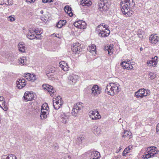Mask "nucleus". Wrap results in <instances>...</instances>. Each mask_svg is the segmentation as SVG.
Here are the masks:
<instances>
[{
    "label": "nucleus",
    "instance_id": "nucleus-37",
    "mask_svg": "<svg viewBox=\"0 0 159 159\" xmlns=\"http://www.w3.org/2000/svg\"><path fill=\"white\" fill-rule=\"evenodd\" d=\"M84 139V137H79L77 138L76 140L77 143L78 144H80L81 143L82 141Z\"/></svg>",
    "mask_w": 159,
    "mask_h": 159
},
{
    "label": "nucleus",
    "instance_id": "nucleus-60",
    "mask_svg": "<svg viewBox=\"0 0 159 159\" xmlns=\"http://www.w3.org/2000/svg\"><path fill=\"white\" fill-rule=\"evenodd\" d=\"M5 105H6L5 104ZM2 106H3L4 107V109H3V110H4L7 111V110L8 108L7 106H6L5 105L4 106V105H2Z\"/></svg>",
    "mask_w": 159,
    "mask_h": 159
},
{
    "label": "nucleus",
    "instance_id": "nucleus-29",
    "mask_svg": "<svg viewBox=\"0 0 159 159\" xmlns=\"http://www.w3.org/2000/svg\"><path fill=\"white\" fill-rule=\"evenodd\" d=\"M157 149L156 147L152 146L148 148L147 151L148 152H157Z\"/></svg>",
    "mask_w": 159,
    "mask_h": 159
},
{
    "label": "nucleus",
    "instance_id": "nucleus-45",
    "mask_svg": "<svg viewBox=\"0 0 159 159\" xmlns=\"http://www.w3.org/2000/svg\"><path fill=\"white\" fill-rule=\"evenodd\" d=\"M125 149H126V151L128 152H130V150L132 149V146L131 145H129L128 147L125 148Z\"/></svg>",
    "mask_w": 159,
    "mask_h": 159
},
{
    "label": "nucleus",
    "instance_id": "nucleus-40",
    "mask_svg": "<svg viewBox=\"0 0 159 159\" xmlns=\"http://www.w3.org/2000/svg\"><path fill=\"white\" fill-rule=\"evenodd\" d=\"M59 66L64 71H66L68 70V66L66 65V66L62 65H59Z\"/></svg>",
    "mask_w": 159,
    "mask_h": 159
},
{
    "label": "nucleus",
    "instance_id": "nucleus-11",
    "mask_svg": "<svg viewBox=\"0 0 159 159\" xmlns=\"http://www.w3.org/2000/svg\"><path fill=\"white\" fill-rule=\"evenodd\" d=\"M89 115L93 120H96L101 118V116L98 111H91L89 112Z\"/></svg>",
    "mask_w": 159,
    "mask_h": 159
},
{
    "label": "nucleus",
    "instance_id": "nucleus-33",
    "mask_svg": "<svg viewBox=\"0 0 159 159\" xmlns=\"http://www.w3.org/2000/svg\"><path fill=\"white\" fill-rule=\"evenodd\" d=\"M105 49L108 52V54L110 55H111L113 54V52L111 51L112 48H111L110 46L106 47L105 48Z\"/></svg>",
    "mask_w": 159,
    "mask_h": 159
},
{
    "label": "nucleus",
    "instance_id": "nucleus-46",
    "mask_svg": "<svg viewBox=\"0 0 159 159\" xmlns=\"http://www.w3.org/2000/svg\"><path fill=\"white\" fill-rule=\"evenodd\" d=\"M143 157L144 158H147L148 159V158L151 157V155H150L149 152H148V154H145L143 156Z\"/></svg>",
    "mask_w": 159,
    "mask_h": 159
},
{
    "label": "nucleus",
    "instance_id": "nucleus-61",
    "mask_svg": "<svg viewBox=\"0 0 159 159\" xmlns=\"http://www.w3.org/2000/svg\"><path fill=\"white\" fill-rule=\"evenodd\" d=\"M41 19L42 21H45L46 20V19L44 18H43V17H41Z\"/></svg>",
    "mask_w": 159,
    "mask_h": 159
},
{
    "label": "nucleus",
    "instance_id": "nucleus-18",
    "mask_svg": "<svg viewBox=\"0 0 159 159\" xmlns=\"http://www.w3.org/2000/svg\"><path fill=\"white\" fill-rule=\"evenodd\" d=\"M25 77L29 81H34L36 79L35 75L33 74L27 73Z\"/></svg>",
    "mask_w": 159,
    "mask_h": 159
},
{
    "label": "nucleus",
    "instance_id": "nucleus-50",
    "mask_svg": "<svg viewBox=\"0 0 159 159\" xmlns=\"http://www.w3.org/2000/svg\"><path fill=\"white\" fill-rule=\"evenodd\" d=\"M52 70H51V71H49L46 74V75L48 77H49V76H53V72H52Z\"/></svg>",
    "mask_w": 159,
    "mask_h": 159
},
{
    "label": "nucleus",
    "instance_id": "nucleus-55",
    "mask_svg": "<svg viewBox=\"0 0 159 159\" xmlns=\"http://www.w3.org/2000/svg\"><path fill=\"white\" fill-rule=\"evenodd\" d=\"M42 1L43 3L51 2H52L53 0H42Z\"/></svg>",
    "mask_w": 159,
    "mask_h": 159
},
{
    "label": "nucleus",
    "instance_id": "nucleus-43",
    "mask_svg": "<svg viewBox=\"0 0 159 159\" xmlns=\"http://www.w3.org/2000/svg\"><path fill=\"white\" fill-rule=\"evenodd\" d=\"M41 34H38L37 33L36 34V35H35V38L36 39H41Z\"/></svg>",
    "mask_w": 159,
    "mask_h": 159
},
{
    "label": "nucleus",
    "instance_id": "nucleus-53",
    "mask_svg": "<svg viewBox=\"0 0 159 159\" xmlns=\"http://www.w3.org/2000/svg\"><path fill=\"white\" fill-rule=\"evenodd\" d=\"M156 129V132L159 134V123L157 125Z\"/></svg>",
    "mask_w": 159,
    "mask_h": 159
},
{
    "label": "nucleus",
    "instance_id": "nucleus-52",
    "mask_svg": "<svg viewBox=\"0 0 159 159\" xmlns=\"http://www.w3.org/2000/svg\"><path fill=\"white\" fill-rule=\"evenodd\" d=\"M147 64L148 65V66H152V64L153 63H152V61H151V60L149 61H147Z\"/></svg>",
    "mask_w": 159,
    "mask_h": 159
},
{
    "label": "nucleus",
    "instance_id": "nucleus-44",
    "mask_svg": "<svg viewBox=\"0 0 159 159\" xmlns=\"http://www.w3.org/2000/svg\"><path fill=\"white\" fill-rule=\"evenodd\" d=\"M126 62L123 61L121 63L120 65H121V66L123 67V69H125V68H126Z\"/></svg>",
    "mask_w": 159,
    "mask_h": 159
},
{
    "label": "nucleus",
    "instance_id": "nucleus-39",
    "mask_svg": "<svg viewBox=\"0 0 159 159\" xmlns=\"http://www.w3.org/2000/svg\"><path fill=\"white\" fill-rule=\"evenodd\" d=\"M143 31L140 30H138L137 32V35L140 38H142L143 37Z\"/></svg>",
    "mask_w": 159,
    "mask_h": 159
},
{
    "label": "nucleus",
    "instance_id": "nucleus-28",
    "mask_svg": "<svg viewBox=\"0 0 159 159\" xmlns=\"http://www.w3.org/2000/svg\"><path fill=\"white\" fill-rule=\"evenodd\" d=\"M80 25L79 26V28L80 29H84L86 28V23L83 21L79 20Z\"/></svg>",
    "mask_w": 159,
    "mask_h": 159
},
{
    "label": "nucleus",
    "instance_id": "nucleus-35",
    "mask_svg": "<svg viewBox=\"0 0 159 159\" xmlns=\"http://www.w3.org/2000/svg\"><path fill=\"white\" fill-rule=\"evenodd\" d=\"M25 48L24 45L22 44H19V49L20 51L21 52H24L25 50Z\"/></svg>",
    "mask_w": 159,
    "mask_h": 159
},
{
    "label": "nucleus",
    "instance_id": "nucleus-62",
    "mask_svg": "<svg viewBox=\"0 0 159 159\" xmlns=\"http://www.w3.org/2000/svg\"><path fill=\"white\" fill-rule=\"evenodd\" d=\"M43 10H41L40 11V13L41 14H43Z\"/></svg>",
    "mask_w": 159,
    "mask_h": 159
},
{
    "label": "nucleus",
    "instance_id": "nucleus-21",
    "mask_svg": "<svg viewBox=\"0 0 159 159\" xmlns=\"http://www.w3.org/2000/svg\"><path fill=\"white\" fill-rule=\"evenodd\" d=\"M60 100L58 99V101H56L55 102V104H54V100H53V106L54 107V108L56 109H59L60 107L61 106L63 103V102L59 101Z\"/></svg>",
    "mask_w": 159,
    "mask_h": 159
},
{
    "label": "nucleus",
    "instance_id": "nucleus-10",
    "mask_svg": "<svg viewBox=\"0 0 159 159\" xmlns=\"http://www.w3.org/2000/svg\"><path fill=\"white\" fill-rule=\"evenodd\" d=\"M42 87L44 90H46L49 92L51 96H52L54 95L55 91L53 89L52 86L48 84H43L42 85Z\"/></svg>",
    "mask_w": 159,
    "mask_h": 159
},
{
    "label": "nucleus",
    "instance_id": "nucleus-16",
    "mask_svg": "<svg viewBox=\"0 0 159 159\" xmlns=\"http://www.w3.org/2000/svg\"><path fill=\"white\" fill-rule=\"evenodd\" d=\"M158 37L156 34H152L149 37L150 42L152 44H155L158 41Z\"/></svg>",
    "mask_w": 159,
    "mask_h": 159
},
{
    "label": "nucleus",
    "instance_id": "nucleus-22",
    "mask_svg": "<svg viewBox=\"0 0 159 159\" xmlns=\"http://www.w3.org/2000/svg\"><path fill=\"white\" fill-rule=\"evenodd\" d=\"M35 34L34 33V31H32L31 30H29L28 34L26 35V37L29 39L32 40L35 39L36 37L35 36Z\"/></svg>",
    "mask_w": 159,
    "mask_h": 159
},
{
    "label": "nucleus",
    "instance_id": "nucleus-17",
    "mask_svg": "<svg viewBox=\"0 0 159 159\" xmlns=\"http://www.w3.org/2000/svg\"><path fill=\"white\" fill-rule=\"evenodd\" d=\"M102 31L97 32L98 35L102 37H106L108 36L110 34V31L109 30H102Z\"/></svg>",
    "mask_w": 159,
    "mask_h": 159
},
{
    "label": "nucleus",
    "instance_id": "nucleus-23",
    "mask_svg": "<svg viewBox=\"0 0 159 159\" xmlns=\"http://www.w3.org/2000/svg\"><path fill=\"white\" fill-rule=\"evenodd\" d=\"M52 139V137L50 135H47L43 138L42 141L45 144L51 142Z\"/></svg>",
    "mask_w": 159,
    "mask_h": 159
},
{
    "label": "nucleus",
    "instance_id": "nucleus-24",
    "mask_svg": "<svg viewBox=\"0 0 159 159\" xmlns=\"http://www.w3.org/2000/svg\"><path fill=\"white\" fill-rule=\"evenodd\" d=\"M92 4V2L90 0H82L80 2V4L83 6L89 7Z\"/></svg>",
    "mask_w": 159,
    "mask_h": 159
},
{
    "label": "nucleus",
    "instance_id": "nucleus-14",
    "mask_svg": "<svg viewBox=\"0 0 159 159\" xmlns=\"http://www.w3.org/2000/svg\"><path fill=\"white\" fill-rule=\"evenodd\" d=\"M26 81L23 78L18 79L16 82V84L18 88L21 89L26 85Z\"/></svg>",
    "mask_w": 159,
    "mask_h": 159
},
{
    "label": "nucleus",
    "instance_id": "nucleus-13",
    "mask_svg": "<svg viewBox=\"0 0 159 159\" xmlns=\"http://www.w3.org/2000/svg\"><path fill=\"white\" fill-rule=\"evenodd\" d=\"M88 152L90 155V159H98L100 158V154L97 151H90Z\"/></svg>",
    "mask_w": 159,
    "mask_h": 159
},
{
    "label": "nucleus",
    "instance_id": "nucleus-7",
    "mask_svg": "<svg viewBox=\"0 0 159 159\" xmlns=\"http://www.w3.org/2000/svg\"><path fill=\"white\" fill-rule=\"evenodd\" d=\"M42 107L40 116L41 118L43 120L47 118V111L49 109V107H48V105L47 103L42 105Z\"/></svg>",
    "mask_w": 159,
    "mask_h": 159
},
{
    "label": "nucleus",
    "instance_id": "nucleus-41",
    "mask_svg": "<svg viewBox=\"0 0 159 159\" xmlns=\"http://www.w3.org/2000/svg\"><path fill=\"white\" fill-rule=\"evenodd\" d=\"M4 99V98L3 97L0 96V103H2V105H5V104H6V102L3 101Z\"/></svg>",
    "mask_w": 159,
    "mask_h": 159
},
{
    "label": "nucleus",
    "instance_id": "nucleus-56",
    "mask_svg": "<svg viewBox=\"0 0 159 159\" xmlns=\"http://www.w3.org/2000/svg\"><path fill=\"white\" fill-rule=\"evenodd\" d=\"M126 149H125L122 153V155L123 156H125L127 153L128 152L126 151Z\"/></svg>",
    "mask_w": 159,
    "mask_h": 159
},
{
    "label": "nucleus",
    "instance_id": "nucleus-30",
    "mask_svg": "<svg viewBox=\"0 0 159 159\" xmlns=\"http://www.w3.org/2000/svg\"><path fill=\"white\" fill-rule=\"evenodd\" d=\"M93 131L95 134H98L100 132V129L97 126H94L93 128Z\"/></svg>",
    "mask_w": 159,
    "mask_h": 159
},
{
    "label": "nucleus",
    "instance_id": "nucleus-1",
    "mask_svg": "<svg viewBox=\"0 0 159 159\" xmlns=\"http://www.w3.org/2000/svg\"><path fill=\"white\" fill-rule=\"evenodd\" d=\"M120 5L121 10L123 13L126 16H130L133 11L131 10L135 5V3L133 0H125V2H121Z\"/></svg>",
    "mask_w": 159,
    "mask_h": 159
},
{
    "label": "nucleus",
    "instance_id": "nucleus-12",
    "mask_svg": "<svg viewBox=\"0 0 159 159\" xmlns=\"http://www.w3.org/2000/svg\"><path fill=\"white\" fill-rule=\"evenodd\" d=\"M23 98L26 101H31L34 99V94L33 93L27 91L25 93Z\"/></svg>",
    "mask_w": 159,
    "mask_h": 159
},
{
    "label": "nucleus",
    "instance_id": "nucleus-4",
    "mask_svg": "<svg viewBox=\"0 0 159 159\" xmlns=\"http://www.w3.org/2000/svg\"><path fill=\"white\" fill-rule=\"evenodd\" d=\"M83 104L81 102H78L75 104L72 109L71 114L74 117H77L83 108Z\"/></svg>",
    "mask_w": 159,
    "mask_h": 159
},
{
    "label": "nucleus",
    "instance_id": "nucleus-27",
    "mask_svg": "<svg viewBox=\"0 0 159 159\" xmlns=\"http://www.w3.org/2000/svg\"><path fill=\"white\" fill-rule=\"evenodd\" d=\"M66 23V20H60L57 24V26L59 28H61L62 26L65 25Z\"/></svg>",
    "mask_w": 159,
    "mask_h": 159
},
{
    "label": "nucleus",
    "instance_id": "nucleus-54",
    "mask_svg": "<svg viewBox=\"0 0 159 159\" xmlns=\"http://www.w3.org/2000/svg\"><path fill=\"white\" fill-rule=\"evenodd\" d=\"M8 20H10L11 21H14L15 20V19L14 18L12 17L11 16H10L8 17Z\"/></svg>",
    "mask_w": 159,
    "mask_h": 159
},
{
    "label": "nucleus",
    "instance_id": "nucleus-49",
    "mask_svg": "<svg viewBox=\"0 0 159 159\" xmlns=\"http://www.w3.org/2000/svg\"><path fill=\"white\" fill-rule=\"evenodd\" d=\"M62 65V66H66V65H68L67 63H66L64 61H61L59 63V65Z\"/></svg>",
    "mask_w": 159,
    "mask_h": 159
},
{
    "label": "nucleus",
    "instance_id": "nucleus-20",
    "mask_svg": "<svg viewBox=\"0 0 159 159\" xmlns=\"http://www.w3.org/2000/svg\"><path fill=\"white\" fill-rule=\"evenodd\" d=\"M76 77L78 76L73 75H70L68 77V79L70 84H75L76 82L77 79Z\"/></svg>",
    "mask_w": 159,
    "mask_h": 159
},
{
    "label": "nucleus",
    "instance_id": "nucleus-47",
    "mask_svg": "<svg viewBox=\"0 0 159 159\" xmlns=\"http://www.w3.org/2000/svg\"><path fill=\"white\" fill-rule=\"evenodd\" d=\"M79 22V21H76L74 23V25L75 27H76L78 28H79V26L80 25V22Z\"/></svg>",
    "mask_w": 159,
    "mask_h": 159
},
{
    "label": "nucleus",
    "instance_id": "nucleus-3",
    "mask_svg": "<svg viewBox=\"0 0 159 159\" xmlns=\"http://www.w3.org/2000/svg\"><path fill=\"white\" fill-rule=\"evenodd\" d=\"M83 104L81 102H78L75 104L72 109L71 114L74 117H77L83 108Z\"/></svg>",
    "mask_w": 159,
    "mask_h": 159
},
{
    "label": "nucleus",
    "instance_id": "nucleus-38",
    "mask_svg": "<svg viewBox=\"0 0 159 159\" xmlns=\"http://www.w3.org/2000/svg\"><path fill=\"white\" fill-rule=\"evenodd\" d=\"M155 75L154 73L150 72L149 73L148 77L151 80H153L155 77Z\"/></svg>",
    "mask_w": 159,
    "mask_h": 159
},
{
    "label": "nucleus",
    "instance_id": "nucleus-9",
    "mask_svg": "<svg viewBox=\"0 0 159 159\" xmlns=\"http://www.w3.org/2000/svg\"><path fill=\"white\" fill-rule=\"evenodd\" d=\"M91 90L92 95L95 97H97L102 92L101 88H100L98 86L96 85L93 86Z\"/></svg>",
    "mask_w": 159,
    "mask_h": 159
},
{
    "label": "nucleus",
    "instance_id": "nucleus-15",
    "mask_svg": "<svg viewBox=\"0 0 159 159\" xmlns=\"http://www.w3.org/2000/svg\"><path fill=\"white\" fill-rule=\"evenodd\" d=\"M60 116L61 121L64 124H66L68 121L69 116L66 115L65 113L62 112Z\"/></svg>",
    "mask_w": 159,
    "mask_h": 159
},
{
    "label": "nucleus",
    "instance_id": "nucleus-63",
    "mask_svg": "<svg viewBox=\"0 0 159 159\" xmlns=\"http://www.w3.org/2000/svg\"><path fill=\"white\" fill-rule=\"evenodd\" d=\"M129 67H130L129 69H132L133 68V67L131 65H129Z\"/></svg>",
    "mask_w": 159,
    "mask_h": 159
},
{
    "label": "nucleus",
    "instance_id": "nucleus-19",
    "mask_svg": "<svg viewBox=\"0 0 159 159\" xmlns=\"http://www.w3.org/2000/svg\"><path fill=\"white\" fill-rule=\"evenodd\" d=\"M64 10L70 16H73V13L72 12V8L68 5H66L64 8Z\"/></svg>",
    "mask_w": 159,
    "mask_h": 159
},
{
    "label": "nucleus",
    "instance_id": "nucleus-48",
    "mask_svg": "<svg viewBox=\"0 0 159 159\" xmlns=\"http://www.w3.org/2000/svg\"><path fill=\"white\" fill-rule=\"evenodd\" d=\"M96 46L94 44H92L91 45V49L92 51H95L96 50Z\"/></svg>",
    "mask_w": 159,
    "mask_h": 159
},
{
    "label": "nucleus",
    "instance_id": "nucleus-58",
    "mask_svg": "<svg viewBox=\"0 0 159 159\" xmlns=\"http://www.w3.org/2000/svg\"><path fill=\"white\" fill-rule=\"evenodd\" d=\"M56 100L58 101V99L59 100V101H61V97L60 96H58L57 97V98L56 99Z\"/></svg>",
    "mask_w": 159,
    "mask_h": 159
},
{
    "label": "nucleus",
    "instance_id": "nucleus-34",
    "mask_svg": "<svg viewBox=\"0 0 159 159\" xmlns=\"http://www.w3.org/2000/svg\"><path fill=\"white\" fill-rule=\"evenodd\" d=\"M19 61L20 62V63L22 64L23 65L26 64V60L25 58L24 57L19 59Z\"/></svg>",
    "mask_w": 159,
    "mask_h": 159
},
{
    "label": "nucleus",
    "instance_id": "nucleus-26",
    "mask_svg": "<svg viewBox=\"0 0 159 159\" xmlns=\"http://www.w3.org/2000/svg\"><path fill=\"white\" fill-rule=\"evenodd\" d=\"M122 136V137H127L129 139H130L132 137V134L130 131L125 130L124 133V134Z\"/></svg>",
    "mask_w": 159,
    "mask_h": 159
},
{
    "label": "nucleus",
    "instance_id": "nucleus-64",
    "mask_svg": "<svg viewBox=\"0 0 159 159\" xmlns=\"http://www.w3.org/2000/svg\"><path fill=\"white\" fill-rule=\"evenodd\" d=\"M27 2H31L32 1V0H26Z\"/></svg>",
    "mask_w": 159,
    "mask_h": 159
},
{
    "label": "nucleus",
    "instance_id": "nucleus-57",
    "mask_svg": "<svg viewBox=\"0 0 159 159\" xmlns=\"http://www.w3.org/2000/svg\"><path fill=\"white\" fill-rule=\"evenodd\" d=\"M129 68H130L129 64V63L127 62V64L126 65V68H125V69H126L128 70H129Z\"/></svg>",
    "mask_w": 159,
    "mask_h": 159
},
{
    "label": "nucleus",
    "instance_id": "nucleus-36",
    "mask_svg": "<svg viewBox=\"0 0 159 159\" xmlns=\"http://www.w3.org/2000/svg\"><path fill=\"white\" fill-rule=\"evenodd\" d=\"M103 24H102L98 25L96 28V30L97 32L102 31V30H104L102 28Z\"/></svg>",
    "mask_w": 159,
    "mask_h": 159
},
{
    "label": "nucleus",
    "instance_id": "nucleus-5",
    "mask_svg": "<svg viewBox=\"0 0 159 159\" xmlns=\"http://www.w3.org/2000/svg\"><path fill=\"white\" fill-rule=\"evenodd\" d=\"M150 94V91L149 90H146L143 88L139 89L135 92L134 96L138 98H142L144 97L149 95Z\"/></svg>",
    "mask_w": 159,
    "mask_h": 159
},
{
    "label": "nucleus",
    "instance_id": "nucleus-8",
    "mask_svg": "<svg viewBox=\"0 0 159 159\" xmlns=\"http://www.w3.org/2000/svg\"><path fill=\"white\" fill-rule=\"evenodd\" d=\"M81 44L78 42H76L73 44L72 46L71 50L75 53L79 54L80 52H82V49L80 47Z\"/></svg>",
    "mask_w": 159,
    "mask_h": 159
},
{
    "label": "nucleus",
    "instance_id": "nucleus-25",
    "mask_svg": "<svg viewBox=\"0 0 159 159\" xmlns=\"http://www.w3.org/2000/svg\"><path fill=\"white\" fill-rule=\"evenodd\" d=\"M2 159H17L16 156L13 154L3 155Z\"/></svg>",
    "mask_w": 159,
    "mask_h": 159
},
{
    "label": "nucleus",
    "instance_id": "nucleus-42",
    "mask_svg": "<svg viewBox=\"0 0 159 159\" xmlns=\"http://www.w3.org/2000/svg\"><path fill=\"white\" fill-rule=\"evenodd\" d=\"M31 30L32 31H34V33L35 34H36L38 33V32H39V33H40V34H42V31L41 30H40L39 31L38 29H34V30Z\"/></svg>",
    "mask_w": 159,
    "mask_h": 159
},
{
    "label": "nucleus",
    "instance_id": "nucleus-51",
    "mask_svg": "<svg viewBox=\"0 0 159 159\" xmlns=\"http://www.w3.org/2000/svg\"><path fill=\"white\" fill-rule=\"evenodd\" d=\"M149 152L150 155H151V157H153L157 153V152Z\"/></svg>",
    "mask_w": 159,
    "mask_h": 159
},
{
    "label": "nucleus",
    "instance_id": "nucleus-6",
    "mask_svg": "<svg viewBox=\"0 0 159 159\" xmlns=\"http://www.w3.org/2000/svg\"><path fill=\"white\" fill-rule=\"evenodd\" d=\"M98 9L103 13L106 12L110 5L107 0H100L98 2Z\"/></svg>",
    "mask_w": 159,
    "mask_h": 159
},
{
    "label": "nucleus",
    "instance_id": "nucleus-31",
    "mask_svg": "<svg viewBox=\"0 0 159 159\" xmlns=\"http://www.w3.org/2000/svg\"><path fill=\"white\" fill-rule=\"evenodd\" d=\"M158 57L157 56H155L153 58H152V60L151 61H152V66L155 67L157 63V59Z\"/></svg>",
    "mask_w": 159,
    "mask_h": 159
},
{
    "label": "nucleus",
    "instance_id": "nucleus-59",
    "mask_svg": "<svg viewBox=\"0 0 159 159\" xmlns=\"http://www.w3.org/2000/svg\"><path fill=\"white\" fill-rule=\"evenodd\" d=\"M102 28L103 29H104V30H107L106 29V26L104 24H103V25Z\"/></svg>",
    "mask_w": 159,
    "mask_h": 159
},
{
    "label": "nucleus",
    "instance_id": "nucleus-32",
    "mask_svg": "<svg viewBox=\"0 0 159 159\" xmlns=\"http://www.w3.org/2000/svg\"><path fill=\"white\" fill-rule=\"evenodd\" d=\"M0 5L5 4L7 5H11V2H10L9 0H0Z\"/></svg>",
    "mask_w": 159,
    "mask_h": 159
},
{
    "label": "nucleus",
    "instance_id": "nucleus-2",
    "mask_svg": "<svg viewBox=\"0 0 159 159\" xmlns=\"http://www.w3.org/2000/svg\"><path fill=\"white\" fill-rule=\"evenodd\" d=\"M119 86V84L117 83H110L106 86L105 93L108 95L113 96L115 94L117 93L120 91Z\"/></svg>",
    "mask_w": 159,
    "mask_h": 159
}]
</instances>
